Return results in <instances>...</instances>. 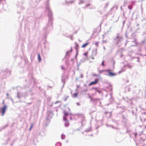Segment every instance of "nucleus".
Segmentation results:
<instances>
[{
	"label": "nucleus",
	"instance_id": "1",
	"mask_svg": "<svg viewBox=\"0 0 146 146\" xmlns=\"http://www.w3.org/2000/svg\"><path fill=\"white\" fill-rule=\"evenodd\" d=\"M7 107L5 105L2 108H0V113H1L2 116H3L6 110Z\"/></svg>",
	"mask_w": 146,
	"mask_h": 146
},
{
	"label": "nucleus",
	"instance_id": "2",
	"mask_svg": "<svg viewBox=\"0 0 146 146\" xmlns=\"http://www.w3.org/2000/svg\"><path fill=\"white\" fill-rule=\"evenodd\" d=\"M102 71H103V72H104V71L107 72L108 73L109 76H116V74L115 73L112 72L110 70H103Z\"/></svg>",
	"mask_w": 146,
	"mask_h": 146
},
{
	"label": "nucleus",
	"instance_id": "3",
	"mask_svg": "<svg viewBox=\"0 0 146 146\" xmlns=\"http://www.w3.org/2000/svg\"><path fill=\"white\" fill-rule=\"evenodd\" d=\"M72 47H71L70 50L68 51L66 54V56H69L70 55L71 53L72 52Z\"/></svg>",
	"mask_w": 146,
	"mask_h": 146
},
{
	"label": "nucleus",
	"instance_id": "4",
	"mask_svg": "<svg viewBox=\"0 0 146 146\" xmlns=\"http://www.w3.org/2000/svg\"><path fill=\"white\" fill-rule=\"evenodd\" d=\"M98 80L97 79H96L94 81L90 82L89 84V86H90L92 85L97 84L98 82Z\"/></svg>",
	"mask_w": 146,
	"mask_h": 146
},
{
	"label": "nucleus",
	"instance_id": "5",
	"mask_svg": "<svg viewBox=\"0 0 146 146\" xmlns=\"http://www.w3.org/2000/svg\"><path fill=\"white\" fill-rule=\"evenodd\" d=\"M89 44V42H87L83 44L82 46L81 47L82 48H84L85 47H86Z\"/></svg>",
	"mask_w": 146,
	"mask_h": 146
},
{
	"label": "nucleus",
	"instance_id": "6",
	"mask_svg": "<svg viewBox=\"0 0 146 146\" xmlns=\"http://www.w3.org/2000/svg\"><path fill=\"white\" fill-rule=\"evenodd\" d=\"M78 95V93H76L72 95V96L73 98H76L77 97Z\"/></svg>",
	"mask_w": 146,
	"mask_h": 146
},
{
	"label": "nucleus",
	"instance_id": "7",
	"mask_svg": "<svg viewBox=\"0 0 146 146\" xmlns=\"http://www.w3.org/2000/svg\"><path fill=\"white\" fill-rule=\"evenodd\" d=\"M38 58L39 61H40L41 60V58L40 56V55L39 54H38Z\"/></svg>",
	"mask_w": 146,
	"mask_h": 146
},
{
	"label": "nucleus",
	"instance_id": "8",
	"mask_svg": "<svg viewBox=\"0 0 146 146\" xmlns=\"http://www.w3.org/2000/svg\"><path fill=\"white\" fill-rule=\"evenodd\" d=\"M99 43V42H96L95 43V45L97 47H98V46Z\"/></svg>",
	"mask_w": 146,
	"mask_h": 146
},
{
	"label": "nucleus",
	"instance_id": "9",
	"mask_svg": "<svg viewBox=\"0 0 146 146\" xmlns=\"http://www.w3.org/2000/svg\"><path fill=\"white\" fill-rule=\"evenodd\" d=\"M33 124H32L31 125V126L29 129V130H31V129L33 127Z\"/></svg>",
	"mask_w": 146,
	"mask_h": 146
},
{
	"label": "nucleus",
	"instance_id": "10",
	"mask_svg": "<svg viewBox=\"0 0 146 146\" xmlns=\"http://www.w3.org/2000/svg\"><path fill=\"white\" fill-rule=\"evenodd\" d=\"M88 54V52H86V53H85L84 54V56H87V54Z\"/></svg>",
	"mask_w": 146,
	"mask_h": 146
},
{
	"label": "nucleus",
	"instance_id": "11",
	"mask_svg": "<svg viewBox=\"0 0 146 146\" xmlns=\"http://www.w3.org/2000/svg\"><path fill=\"white\" fill-rule=\"evenodd\" d=\"M104 60H103L102 62V65L103 66H105V65L104 64Z\"/></svg>",
	"mask_w": 146,
	"mask_h": 146
},
{
	"label": "nucleus",
	"instance_id": "12",
	"mask_svg": "<svg viewBox=\"0 0 146 146\" xmlns=\"http://www.w3.org/2000/svg\"><path fill=\"white\" fill-rule=\"evenodd\" d=\"M94 89L95 90H96V91L97 92H98L100 93V92H99V91L97 89V88H94Z\"/></svg>",
	"mask_w": 146,
	"mask_h": 146
},
{
	"label": "nucleus",
	"instance_id": "13",
	"mask_svg": "<svg viewBox=\"0 0 146 146\" xmlns=\"http://www.w3.org/2000/svg\"><path fill=\"white\" fill-rule=\"evenodd\" d=\"M90 4H88L86 5V7H88V6H90Z\"/></svg>",
	"mask_w": 146,
	"mask_h": 146
},
{
	"label": "nucleus",
	"instance_id": "14",
	"mask_svg": "<svg viewBox=\"0 0 146 146\" xmlns=\"http://www.w3.org/2000/svg\"><path fill=\"white\" fill-rule=\"evenodd\" d=\"M134 134H135V137H136V136L137 135V133H134Z\"/></svg>",
	"mask_w": 146,
	"mask_h": 146
},
{
	"label": "nucleus",
	"instance_id": "15",
	"mask_svg": "<svg viewBox=\"0 0 146 146\" xmlns=\"http://www.w3.org/2000/svg\"><path fill=\"white\" fill-rule=\"evenodd\" d=\"M128 67H129V68H131V67H132L131 66H130V65H129V66H128Z\"/></svg>",
	"mask_w": 146,
	"mask_h": 146
},
{
	"label": "nucleus",
	"instance_id": "16",
	"mask_svg": "<svg viewBox=\"0 0 146 146\" xmlns=\"http://www.w3.org/2000/svg\"><path fill=\"white\" fill-rule=\"evenodd\" d=\"M76 104L78 105V106H79L80 105V104L79 103H76Z\"/></svg>",
	"mask_w": 146,
	"mask_h": 146
},
{
	"label": "nucleus",
	"instance_id": "17",
	"mask_svg": "<svg viewBox=\"0 0 146 146\" xmlns=\"http://www.w3.org/2000/svg\"><path fill=\"white\" fill-rule=\"evenodd\" d=\"M84 3V2L83 1H80V3Z\"/></svg>",
	"mask_w": 146,
	"mask_h": 146
},
{
	"label": "nucleus",
	"instance_id": "18",
	"mask_svg": "<svg viewBox=\"0 0 146 146\" xmlns=\"http://www.w3.org/2000/svg\"><path fill=\"white\" fill-rule=\"evenodd\" d=\"M107 6H108V4H106V7H107Z\"/></svg>",
	"mask_w": 146,
	"mask_h": 146
},
{
	"label": "nucleus",
	"instance_id": "19",
	"mask_svg": "<svg viewBox=\"0 0 146 146\" xmlns=\"http://www.w3.org/2000/svg\"><path fill=\"white\" fill-rule=\"evenodd\" d=\"M128 8H129V9H131L130 8V7H128Z\"/></svg>",
	"mask_w": 146,
	"mask_h": 146
},
{
	"label": "nucleus",
	"instance_id": "20",
	"mask_svg": "<svg viewBox=\"0 0 146 146\" xmlns=\"http://www.w3.org/2000/svg\"><path fill=\"white\" fill-rule=\"evenodd\" d=\"M99 72H100V73H101V72L100 71H99Z\"/></svg>",
	"mask_w": 146,
	"mask_h": 146
},
{
	"label": "nucleus",
	"instance_id": "21",
	"mask_svg": "<svg viewBox=\"0 0 146 146\" xmlns=\"http://www.w3.org/2000/svg\"><path fill=\"white\" fill-rule=\"evenodd\" d=\"M79 87V86H77V87Z\"/></svg>",
	"mask_w": 146,
	"mask_h": 146
},
{
	"label": "nucleus",
	"instance_id": "22",
	"mask_svg": "<svg viewBox=\"0 0 146 146\" xmlns=\"http://www.w3.org/2000/svg\"><path fill=\"white\" fill-rule=\"evenodd\" d=\"M62 68L63 69V67H62Z\"/></svg>",
	"mask_w": 146,
	"mask_h": 146
}]
</instances>
